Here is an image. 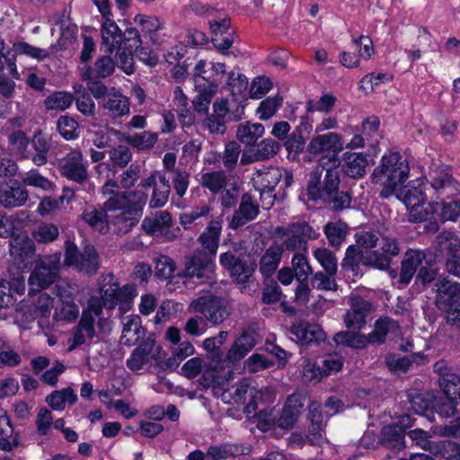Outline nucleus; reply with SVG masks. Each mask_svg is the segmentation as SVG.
I'll return each mask as SVG.
<instances>
[{"label": "nucleus", "mask_w": 460, "mask_h": 460, "mask_svg": "<svg viewBox=\"0 0 460 460\" xmlns=\"http://www.w3.org/2000/svg\"><path fill=\"white\" fill-rule=\"evenodd\" d=\"M410 174V166L407 161L398 152L385 153L380 159L379 164L374 169L372 181L382 186L380 197L388 199L394 195L402 200L409 211L411 221H424L428 217L427 208H424L425 191L412 181L411 185L405 186Z\"/></svg>", "instance_id": "obj_1"}, {"label": "nucleus", "mask_w": 460, "mask_h": 460, "mask_svg": "<svg viewBox=\"0 0 460 460\" xmlns=\"http://www.w3.org/2000/svg\"><path fill=\"white\" fill-rule=\"evenodd\" d=\"M223 228L222 217L211 219L204 231L199 236V242L206 251H198L192 257L187 259L183 277L197 279L200 284H213L215 279L214 257L217 254L221 232Z\"/></svg>", "instance_id": "obj_2"}, {"label": "nucleus", "mask_w": 460, "mask_h": 460, "mask_svg": "<svg viewBox=\"0 0 460 460\" xmlns=\"http://www.w3.org/2000/svg\"><path fill=\"white\" fill-rule=\"evenodd\" d=\"M111 329L112 322L104 315L100 300L97 296H91L77 324L72 329L67 349L72 351L81 345L99 341L107 336Z\"/></svg>", "instance_id": "obj_3"}, {"label": "nucleus", "mask_w": 460, "mask_h": 460, "mask_svg": "<svg viewBox=\"0 0 460 460\" xmlns=\"http://www.w3.org/2000/svg\"><path fill=\"white\" fill-rule=\"evenodd\" d=\"M225 383L216 371L204 370L202 384L205 387L212 388L213 394L225 403L244 405L243 411L247 416L254 413L261 399V392L253 385L252 380L243 378L229 389L224 387Z\"/></svg>", "instance_id": "obj_4"}, {"label": "nucleus", "mask_w": 460, "mask_h": 460, "mask_svg": "<svg viewBox=\"0 0 460 460\" xmlns=\"http://www.w3.org/2000/svg\"><path fill=\"white\" fill-rule=\"evenodd\" d=\"M147 195L142 190L117 192L103 203L106 212L117 213L112 216V223L120 231L128 232L139 221Z\"/></svg>", "instance_id": "obj_5"}, {"label": "nucleus", "mask_w": 460, "mask_h": 460, "mask_svg": "<svg viewBox=\"0 0 460 460\" xmlns=\"http://www.w3.org/2000/svg\"><path fill=\"white\" fill-rule=\"evenodd\" d=\"M99 290L100 298H97L102 306L111 310L118 305L120 314H125L131 308L137 296V290L133 285H125L119 288V283L112 276L102 278Z\"/></svg>", "instance_id": "obj_6"}, {"label": "nucleus", "mask_w": 460, "mask_h": 460, "mask_svg": "<svg viewBox=\"0 0 460 460\" xmlns=\"http://www.w3.org/2000/svg\"><path fill=\"white\" fill-rule=\"evenodd\" d=\"M276 242L283 251L307 252V242L316 239L319 234L305 222H296L286 227H278L275 231Z\"/></svg>", "instance_id": "obj_7"}, {"label": "nucleus", "mask_w": 460, "mask_h": 460, "mask_svg": "<svg viewBox=\"0 0 460 460\" xmlns=\"http://www.w3.org/2000/svg\"><path fill=\"white\" fill-rule=\"evenodd\" d=\"M189 311L200 314L214 325L222 323L230 314L227 301L209 292L200 294L193 299L189 305Z\"/></svg>", "instance_id": "obj_8"}, {"label": "nucleus", "mask_w": 460, "mask_h": 460, "mask_svg": "<svg viewBox=\"0 0 460 460\" xmlns=\"http://www.w3.org/2000/svg\"><path fill=\"white\" fill-rule=\"evenodd\" d=\"M61 255L51 254L36 260V265L29 277V295L40 292L54 283L58 275Z\"/></svg>", "instance_id": "obj_9"}, {"label": "nucleus", "mask_w": 460, "mask_h": 460, "mask_svg": "<svg viewBox=\"0 0 460 460\" xmlns=\"http://www.w3.org/2000/svg\"><path fill=\"white\" fill-rule=\"evenodd\" d=\"M78 290L68 285L57 287V303L54 307L53 320L55 322L74 323L80 315V305L76 303Z\"/></svg>", "instance_id": "obj_10"}, {"label": "nucleus", "mask_w": 460, "mask_h": 460, "mask_svg": "<svg viewBox=\"0 0 460 460\" xmlns=\"http://www.w3.org/2000/svg\"><path fill=\"white\" fill-rule=\"evenodd\" d=\"M343 149V143L339 134L328 132L314 136L307 146V151L314 155H322V164L327 163L336 165L338 155Z\"/></svg>", "instance_id": "obj_11"}, {"label": "nucleus", "mask_w": 460, "mask_h": 460, "mask_svg": "<svg viewBox=\"0 0 460 460\" xmlns=\"http://www.w3.org/2000/svg\"><path fill=\"white\" fill-rule=\"evenodd\" d=\"M438 307L447 314V320L451 323L460 321V284L441 279L437 283Z\"/></svg>", "instance_id": "obj_12"}, {"label": "nucleus", "mask_w": 460, "mask_h": 460, "mask_svg": "<svg viewBox=\"0 0 460 460\" xmlns=\"http://www.w3.org/2000/svg\"><path fill=\"white\" fill-rule=\"evenodd\" d=\"M65 263L87 274L95 273L100 266L99 256L93 246L87 245L83 252H79L76 245L71 241L66 242Z\"/></svg>", "instance_id": "obj_13"}, {"label": "nucleus", "mask_w": 460, "mask_h": 460, "mask_svg": "<svg viewBox=\"0 0 460 460\" xmlns=\"http://www.w3.org/2000/svg\"><path fill=\"white\" fill-rule=\"evenodd\" d=\"M400 250L396 238L383 236L380 243V251L367 252L361 256V261L364 265L385 270L390 268L392 258L397 256L400 253Z\"/></svg>", "instance_id": "obj_14"}, {"label": "nucleus", "mask_w": 460, "mask_h": 460, "mask_svg": "<svg viewBox=\"0 0 460 460\" xmlns=\"http://www.w3.org/2000/svg\"><path fill=\"white\" fill-rule=\"evenodd\" d=\"M9 248L10 256L16 270H27L35 261V246L26 234L13 236Z\"/></svg>", "instance_id": "obj_15"}, {"label": "nucleus", "mask_w": 460, "mask_h": 460, "mask_svg": "<svg viewBox=\"0 0 460 460\" xmlns=\"http://www.w3.org/2000/svg\"><path fill=\"white\" fill-rule=\"evenodd\" d=\"M284 177L285 186L289 187L293 182V175L291 172L279 167H265L256 171L252 176V183L256 190H275Z\"/></svg>", "instance_id": "obj_16"}, {"label": "nucleus", "mask_w": 460, "mask_h": 460, "mask_svg": "<svg viewBox=\"0 0 460 460\" xmlns=\"http://www.w3.org/2000/svg\"><path fill=\"white\" fill-rule=\"evenodd\" d=\"M128 37L123 44L119 45L115 51L118 66L126 74L130 75L134 72V55L141 44L140 36L137 30H127Z\"/></svg>", "instance_id": "obj_17"}, {"label": "nucleus", "mask_w": 460, "mask_h": 460, "mask_svg": "<svg viewBox=\"0 0 460 460\" xmlns=\"http://www.w3.org/2000/svg\"><path fill=\"white\" fill-rule=\"evenodd\" d=\"M62 174L67 179L78 183L84 182L88 178L86 164L84 163L83 154L74 149L60 161Z\"/></svg>", "instance_id": "obj_18"}, {"label": "nucleus", "mask_w": 460, "mask_h": 460, "mask_svg": "<svg viewBox=\"0 0 460 460\" xmlns=\"http://www.w3.org/2000/svg\"><path fill=\"white\" fill-rule=\"evenodd\" d=\"M350 309L344 315V323L349 330H361L367 323V315L371 311L369 301L358 296H351Z\"/></svg>", "instance_id": "obj_19"}, {"label": "nucleus", "mask_w": 460, "mask_h": 460, "mask_svg": "<svg viewBox=\"0 0 460 460\" xmlns=\"http://www.w3.org/2000/svg\"><path fill=\"white\" fill-rule=\"evenodd\" d=\"M103 114L112 119L126 116L129 113V100L120 91L111 88L99 103Z\"/></svg>", "instance_id": "obj_20"}, {"label": "nucleus", "mask_w": 460, "mask_h": 460, "mask_svg": "<svg viewBox=\"0 0 460 460\" xmlns=\"http://www.w3.org/2000/svg\"><path fill=\"white\" fill-rule=\"evenodd\" d=\"M211 41L219 51L229 49L234 41V30L230 19L224 17L209 22Z\"/></svg>", "instance_id": "obj_21"}, {"label": "nucleus", "mask_w": 460, "mask_h": 460, "mask_svg": "<svg viewBox=\"0 0 460 460\" xmlns=\"http://www.w3.org/2000/svg\"><path fill=\"white\" fill-rule=\"evenodd\" d=\"M172 226V218L171 214L166 210H161L150 217H146L141 226L147 234L165 236L171 239Z\"/></svg>", "instance_id": "obj_22"}, {"label": "nucleus", "mask_w": 460, "mask_h": 460, "mask_svg": "<svg viewBox=\"0 0 460 460\" xmlns=\"http://www.w3.org/2000/svg\"><path fill=\"white\" fill-rule=\"evenodd\" d=\"M258 214V204L252 199L251 194L245 193L242 196L239 208L234 211L229 223V226L232 229H237L255 219Z\"/></svg>", "instance_id": "obj_23"}, {"label": "nucleus", "mask_w": 460, "mask_h": 460, "mask_svg": "<svg viewBox=\"0 0 460 460\" xmlns=\"http://www.w3.org/2000/svg\"><path fill=\"white\" fill-rule=\"evenodd\" d=\"M430 189L439 192V198L454 195L456 189L452 184L451 175L443 166L435 165L427 175Z\"/></svg>", "instance_id": "obj_24"}, {"label": "nucleus", "mask_w": 460, "mask_h": 460, "mask_svg": "<svg viewBox=\"0 0 460 460\" xmlns=\"http://www.w3.org/2000/svg\"><path fill=\"white\" fill-rule=\"evenodd\" d=\"M304 403L300 394H293L289 395L279 418L277 420L278 427L280 429L293 428L301 415Z\"/></svg>", "instance_id": "obj_25"}, {"label": "nucleus", "mask_w": 460, "mask_h": 460, "mask_svg": "<svg viewBox=\"0 0 460 460\" xmlns=\"http://www.w3.org/2000/svg\"><path fill=\"white\" fill-rule=\"evenodd\" d=\"M255 345V333L248 330L243 331L226 352V359L234 364L243 359Z\"/></svg>", "instance_id": "obj_26"}, {"label": "nucleus", "mask_w": 460, "mask_h": 460, "mask_svg": "<svg viewBox=\"0 0 460 460\" xmlns=\"http://www.w3.org/2000/svg\"><path fill=\"white\" fill-rule=\"evenodd\" d=\"M425 259L424 252L417 250L410 249L401 262V271L399 275V288L406 287L416 273L417 269Z\"/></svg>", "instance_id": "obj_27"}, {"label": "nucleus", "mask_w": 460, "mask_h": 460, "mask_svg": "<svg viewBox=\"0 0 460 460\" xmlns=\"http://www.w3.org/2000/svg\"><path fill=\"white\" fill-rule=\"evenodd\" d=\"M227 89L231 93L233 99L238 102L236 108V119H241L244 106L242 104L245 100V93L248 86L247 77L240 73L230 72L226 83Z\"/></svg>", "instance_id": "obj_28"}, {"label": "nucleus", "mask_w": 460, "mask_h": 460, "mask_svg": "<svg viewBox=\"0 0 460 460\" xmlns=\"http://www.w3.org/2000/svg\"><path fill=\"white\" fill-rule=\"evenodd\" d=\"M28 191L18 182L0 185V205L4 208L22 206L28 199Z\"/></svg>", "instance_id": "obj_29"}, {"label": "nucleus", "mask_w": 460, "mask_h": 460, "mask_svg": "<svg viewBox=\"0 0 460 460\" xmlns=\"http://www.w3.org/2000/svg\"><path fill=\"white\" fill-rule=\"evenodd\" d=\"M102 43L105 47V51L114 52L117 48L123 44V33L111 17L103 18L101 28Z\"/></svg>", "instance_id": "obj_30"}, {"label": "nucleus", "mask_w": 460, "mask_h": 460, "mask_svg": "<svg viewBox=\"0 0 460 460\" xmlns=\"http://www.w3.org/2000/svg\"><path fill=\"white\" fill-rule=\"evenodd\" d=\"M291 334L297 342L309 344L324 340V332L320 325L307 322H300L290 329Z\"/></svg>", "instance_id": "obj_31"}, {"label": "nucleus", "mask_w": 460, "mask_h": 460, "mask_svg": "<svg viewBox=\"0 0 460 460\" xmlns=\"http://www.w3.org/2000/svg\"><path fill=\"white\" fill-rule=\"evenodd\" d=\"M121 341L125 345L131 346L138 342L145 335L141 318L137 314L125 316L122 319Z\"/></svg>", "instance_id": "obj_32"}, {"label": "nucleus", "mask_w": 460, "mask_h": 460, "mask_svg": "<svg viewBox=\"0 0 460 460\" xmlns=\"http://www.w3.org/2000/svg\"><path fill=\"white\" fill-rule=\"evenodd\" d=\"M434 371L439 375V385L444 393L456 394L460 389V376L452 372L445 360L436 362Z\"/></svg>", "instance_id": "obj_33"}, {"label": "nucleus", "mask_w": 460, "mask_h": 460, "mask_svg": "<svg viewBox=\"0 0 460 460\" xmlns=\"http://www.w3.org/2000/svg\"><path fill=\"white\" fill-rule=\"evenodd\" d=\"M283 254V247L277 243L270 245L262 254L260 260V271L261 274L269 278L278 269Z\"/></svg>", "instance_id": "obj_34"}, {"label": "nucleus", "mask_w": 460, "mask_h": 460, "mask_svg": "<svg viewBox=\"0 0 460 460\" xmlns=\"http://www.w3.org/2000/svg\"><path fill=\"white\" fill-rule=\"evenodd\" d=\"M367 164V157L363 153H346L344 155L343 170L351 178L363 177Z\"/></svg>", "instance_id": "obj_35"}, {"label": "nucleus", "mask_w": 460, "mask_h": 460, "mask_svg": "<svg viewBox=\"0 0 460 460\" xmlns=\"http://www.w3.org/2000/svg\"><path fill=\"white\" fill-rule=\"evenodd\" d=\"M426 199L423 200L424 208H427L428 217L425 220H427L429 216L438 213L441 220L443 221H456L457 217L460 216V203L456 201H450L448 203L442 202H434V203H426Z\"/></svg>", "instance_id": "obj_36"}, {"label": "nucleus", "mask_w": 460, "mask_h": 460, "mask_svg": "<svg viewBox=\"0 0 460 460\" xmlns=\"http://www.w3.org/2000/svg\"><path fill=\"white\" fill-rule=\"evenodd\" d=\"M437 245L442 253L447 256V261L460 258V239L453 232L445 231L437 236Z\"/></svg>", "instance_id": "obj_37"}, {"label": "nucleus", "mask_w": 460, "mask_h": 460, "mask_svg": "<svg viewBox=\"0 0 460 460\" xmlns=\"http://www.w3.org/2000/svg\"><path fill=\"white\" fill-rule=\"evenodd\" d=\"M248 447L243 445L225 444L209 447L207 451V456L211 460H226L231 457L247 454Z\"/></svg>", "instance_id": "obj_38"}, {"label": "nucleus", "mask_w": 460, "mask_h": 460, "mask_svg": "<svg viewBox=\"0 0 460 460\" xmlns=\"http://www.w3.org/2000/svg\"><path fill=\"white\" fill-rule=\"evenodd\" d=\"M202 82L201 79H199L197 86H194L198 95L194 98L192 103L198 113L208 112L211 99L218 88V84H207L206 86L201 84Z\"/></svg>", "instance_id": "obj_39"}, {"label": "nucleus", "mask_w": 460, "mask_h": 460, "mask_svg": "<svg viewBox=\"0 0 460 460\" xmlns=\"http://www.w3.org/2000/svg\"><path fill=\"white\" fill-rule=\"evenodd\" d=\"M52 297L47 293H41L33 303L32 315L38 319V324L40 328L48 326V319L54 309Z\"/></svg>", "instance_id": "obj_40"}, {"label": "nucleus", "mask_w": 460, "mask_h": 460, "mask_svg": "<svg viewBox=\"0 0 460 460\" xmlns=\"http://www.w3.org/2000/svg\"><path fill=\"white\" fill-rule=\"evenodd\" d=\"M400 326L397 322L385 317L377 320L374 331L368 334L372 343H383L388 334L398 335Z\"/></svg>", "instance_id": "obj_41"}, {"label": "nucleus", "mask_w": 460, "mask_h": 460, "mask_svg": "<svg viewBox=\"0 0 460 460\" xmlns=\"http://www.w3.org/2000/svg\"><path fill=\"white\" fill-rule=\"evenodd\" d=\"M104 208L97 209L94 207H87L83 214V220L94 230L100 233L108 231V216Z\"/></svg>", "instance_id": "obj_42"}, {"label": "nucleus", "mask_w": 460, "mask_h": 460, "mask_svg": "<svg viewBox=\"0 0 460 460\" xmlns=\"http://www.w3.org/2000/svg\"><path fill=\"white\" fill-rule=\"evenodd\" d=\"M265 132L264 126L261 123L245 122L238 126L236 137L245 145H253Z\"/></svg>", "instance_id": "obj_43"}, {"label": "nucleus", "mask_w": 460, "mask_h": 460, "mask_svg": "<svg viewBox=\"0 0 460 460\" xmlns=\"http://www.w3.org/2000/svg\"><path fill=\"white\" fill-rule=\"evenodd\" d=\"M76 400L77 395L70 387L54 391L46 397V402L54 411H63L66 403L74 404Z\"/></svg>", "instance_id": "obj_44"}, {"label": "nucleus", "mask_w": 460, "mask_h": 460, "mask_svg": "<svg viewBox=\"0 0 460 460\" xmlns=\"http://www.w3.org/2000/svg\"><path fill=\"white\" fill-rule=\"evenodd\" d=\"M134 22L139 26L141 31L148 36L151 40L156 42L155 33L164 29L163 22L155 16L137 14L134 18Z\"/></svg>", "instance_id": "obj_45"}, {"label": "nucleus", "mask_w": 460, "mask_h": 460, "mask_svg": "<svg viewBox=\"0 0 460 460\" xmlns=\"http://www.w3.org/2000/svg\"><path fill=\"white\" fill-rule=\"evenodd\" d=\"M226 179L223 171L208 172L201 174L199 182L202 187L209 190L213 194H217L227 183Z\"/></svg>", "instance_id": "obj_46"}, {"label": "nucleus", "mask_w": 460, "mask_h": 460, "mask_svg": "<svg viewBox=\"0 0 460 460\" xmlns=\"http://www.w3.org/2000/svg\"><path fill=\"white\" fill-rule=\"evenodd\" d=\"M334 341L337 344L346 345L354 349H364L370 341L369 336L361 335L353 332H341L334 336Z\"/></svg>", "instance_id": "obj_47"}, {"label": "nucleus", "mask_w": 460, "mask_h": 460, "mask_svg": "<svg viewBox=\"0 0 460 460\" xmlns=\"http://www.w3.org/2000/svg\"><path fill=\"white\" fill-rule=\"evenodd\" d=\"M153 344L146 342L137 347L127 360V366L133 371L141 369L148 361Z\"/></svg>", "instance_id": "obj_48"}, {"label": "nucleus", "mask_w": 460, "mask_h": 460, "mask_svg": "<svg viewBox=\"0 0 460 460\" xmlns=\"http://www.w3.org/2000/svg\"><path fill=\"white\" fill-rule=\"evenodd\" d=\"M445 396L440 398L436 404L437 411L440 416L448 418L456 411V406L460 403V389L456 394L444 393Z\"/></svg>", "instance_id": "obj_49"}, {"label": "nucleus", "mask_w": 460, "mask_h": 460, "mask_svg": "<svg viewBox=\"0 0 460 460\" xmlns=\"http://www.w3.org/2000/svg\"><path fill=\"white\" fill-rule=\"evenodd\" d=\"M158 135L157 133L151 131H143L141 133H135L133 135H128L125 137V141L140 150H147L151 149L155 144L157 142Z\"/></svg>", "instance_id": "obj_50"}, {"label": "nucleus", "mask_w": 460, "mask_h": 460, "mask_svg": "<svg viewBox=\"0 0 460 460\" xmlns=\"http://www.w3.org/2000/svg\"><path fill=\"white\" fill-rule=\"evenodd\" d=\"M32 146L36 151V155L32 157L33 163L38 166L45 164L48 161L47 155L50 149L49 138L40 132L37 133L33 137Z\"/></svg>", "instance_id": "obj_51"}, {"label": "nucleus", "mask_w": 460, "mask_h": 460, "mask_svg": "<svg viewBox=\"0 0 460 460\" xmlns=\"http://www.w3.org/2000/svg\"><path fill=\"white\" fill-rule=\"evenodd\" d=\"M306 253L304 252H296L291 260V269L295 272L297 281L307 279L308 276L313 273Z\"/></svg>", "instance_id": "obj_52"}, {"label": "nucleus", "mask_w": 460, "mask_h": 460, "mask_svg": "<svg viewBox=\"0 0 460 460\" xmlns=\"http://www.w3.org/2000/svg\"><path fill=\"white\" fill-rule=\"evenodd\" d=\"M324 233L332 246H339L346 238L348 226L341 221L331 222L325 226Z\"/></svg>", "instance_id": "obj_53"}, {"label": "nucleus", "mask_w": 460, "mask_h": 460, "mask_svg": "<svg viewBox=\"0 0 460 460\" xmlns=\"http://www.w3.org/2000/svg\"><path fill=\"white\" fill-rule=\"evenodd\" d=\"M74 102V97L70 93L55 92L45 100V107L48 110L65 111L69 108Z\"/></svg>", "instance_id": "obj_54"}, {"label": "nucleus", "mask_w": 460, "mask_h": 460, "mask_svg": "<svg viewBox=\"0 0 460 460\" xmlns=\"http://www.w3.org/2000/svg\"><path fill=\"white\" fill-rule=\"evenodd\" d=\"M316 261L324 269L329 275H335L338 269V261L336 256L326 248H317L314 252Z\"/></svg>", "instance_id": "obj_55"}, {"label": "nucleus", "mask_w": 460, "mask_h": 460, "mask_svg": "<svg viewBox=\"0 0 460 460\" xmlns=\"http://www.w3.org/2000/svg\"><path fill=\"white\" fill-rule=\"evenodd\" d=\"M323 164L317 165L315 169L310 173V178L307 185V194L313 200L323 198L322 191L321 177L323 172Z\"/></svg>", "instance_id": "obj_56"}, {"label": "nucleus", "mask_w": 460, "mask_h": 460, "mask_svg": "<svg viewBox=\"0 0 460 460\" xmlns=\"http://www.w3.org/2000/svg\"><path fill=\"white\" fill-rule=\"evenodd\" d=\"M9 149L10 151L22 157L27 156V147L29 146V139L24 132L21 130L13 131L8 136Z\"/></svg>", "instance_id": "obj_57"}, {"label": "nucleus", "mask_w": 460, "mask_h": 460, "mask_svg": "<svg viewBox=\"0 0 460 460\" xmlns=\"http://www.w3.org/2000/svg\"><path fill=\"white\" fill-rule=\"evenodd\" d=\"M58 129L60 135L66 140H72L79 137L78 123L70 117L63 116L58 120Z\"/></svg>", "instance_id": "obj_58"}, {"label": "nucleus", "mask_w": 460, "mask_h": 460, "mask_svg": "<svg viewBox=\"0 0 460 460\" xmlns=\"http://www.w3.org/2000/svg\"><path fill=\"white\" fill-rule=\"evenodd\" d=\"M281 103L282 98L278 95L265 99L257 109L259 118L262 120L270 119L281 106Z\"/></svg>", "instance_id": "obj_59"}, {"label": "nucleus", "mask_w": 460, "mask_h": 460, "mask_svg": "<svg viewBox=\"0 0 460 460\" xmlns=\"http://www.w3.org/2000/svg\"><path fill=\"white\" fill-rule=\"evenodd\" d=\"M59 234L58 226L51 223L40 225L33 232V238L39 243H49L55 241Z\"/></svg>", "instance_id": "obj_60"}, {"label": "nucleus", "mask_w": 460, "mask_h": 460, "mask_svg": "<svg viewBox=\"0 0 460 460\" xmlns=\"http://www.w3.org/2000/svg\"><path fill=\"white\" fill-rule=\"evenodd\" d=\"M434 447H436L437 450L431 453L436 456H441L445 459L450 460L460 456V447L454 441L443 440L436 442Z\"/></svg>", "instance_id": "obj_61"}, {"label": "nucleus", "mask_w": 460, "mask_h": 460, "mask_svg": "<svg viewBox=\"0 0 460 460\" xmlns=\"http://www.w3.org/2000/svg\"><path fill=\"white\" fill-rule=\"evenodd\" d=\"M195 352L194 346L190 341H184L181 342L172 352V355L168 358V365L170 367L179 366L188 357L193 355Z\"/></svg>", "instance_id": "obj_62"}, {"label": "nucleus", "mask_w": 460, "mask_h": 460, "mask_svg": "<svg viewBox=\"0 0 460 460\" xmlns=\"http://www.w3.org/2000/svg\"><path fill=\"white\" fill-rule=\"evenodd\" d=\"M155 276L161 279H170L175 270L174 261L168 256H159L155 261Z\"/></svg>", "instance_id": "obj_63"}, {"label": "nucleus", "mask_w": 460, "mask_h": 460, "mask_svg": "<svg viewBox=\"0 0 460 460\" xmlns=\"http://www.w3.org/2000/svg\"><path fill=\"white\" fill-rule=\"evenodd\" d=\"M273 366V362L266 356L258 353L252 354L244 361V368L249 373H256Z\"/></svg>", "instance_id": "obj_64"}]
</instances>
